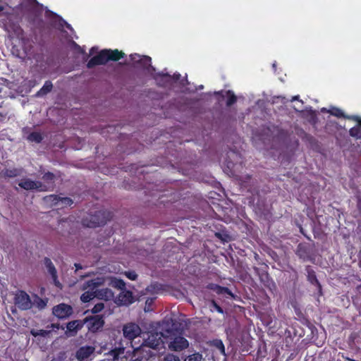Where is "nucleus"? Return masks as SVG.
I'll return each instance as SVG.
<instances>
[{
	"label": "nucleus",
	"mask_w": 361,
	"mask_h": 361,
	"mask_svg": "<svg viewBox=\"0 0 361 361\" xmlns=\"http://www.w3.org/2000/svg\"><path fill=\"white\" fill-rule=\"evenodd\" d=\"M23 49L26 55H31L32 54V45L30 43L27 39H23Z\"/></svg>",
	"instance_id": "nucleus-31"
},
{
	"label": "nucleus",
	"mask_w": 361,
	"mask_h": 361,
	"mask_svg": "<svg viewBox=\"0 0 361 361\" xmlns=\"http://www.w3.org/2000/svg\"><path fill=\"white\" fill-rule=\"evenodd\" d=\"M50 331H48V330H44V329H41V330H32L31 331V334L34 336H43V337H46L49 334H50Z\"/></svg>",
	"instance_id": "nucleus-32"
},
{
	"label": "nucleus",
	"mask_w": 361,
	"mask_h": 361,
	"mask_svg": "<svg viewBox=\"0 0 361 361\" xmlns=\"http://www.w3.org/2000/svg\"><path fill=\"white\" fill-rule=\"evenodd\" d=\"M109 285L114 288L120 290L121 291V293H133L132 291L126 290V283L123 279L116 277L112 278Z\"/></svg>",
	"instance_id": "nucleus-18"
},
{
	"label": "nucleus",
	"mask_w": 361,
	"mask_h": 361,
	"mask_svg": "<svg viewBox=\"0 0 361 361\" xmlns=\"http://www.w3.org/2000/svg\"><path fill=\"white\" fill-rule=\"evenodd\" d=\"M113 217L112 212L107 210H99L94 214H89L82 219V225L89 228L103 226Z\"/></svg>",
	"instance_id": "nucleus-3"
},
{
	"label": "nucleus",
	"mask_w": 361,
	"mask_h": 361,
	"mask_svg": "<svg viewBox=\"0 0 361 361\" xmlns=\"http://www.w3.org/2000/svg\"><path fill=\"white\" fill-rule=\"evenodd\" d=\"M161 361H180V358L177 355L169 353L166 354Z\"/></svg>",
	"instance_id": "nucleus-34"
},
{
	"label": "nucleus",
	"mask_w": 361,
	"mask_h": 361,
	"mask_svg": "<svg viewBox=\"0 0 361 361\" xmlns=\"http://www.w3.org/2000/svg\"><path fill=\"white\" fill-rule=\"evenodd\" d=\"M55 175L51 172H46L42 176V180L45 182V185L50 187L49 190H52L54 186Z\"/></svg>",
	"instance_id": "nucleus-23"
},
{
	"label": "nucleus",
	"mask_w": 361,
	"mask_h": 361,
	"mask_svg": "<svg viewBox=\"0 0 361 361\" xmlns=\"http://www.w3.org/2000/svg\"><path fill=\"white\" fill-rule=\"evenodd\" d=\"M133 361H146L145 357L143 356L141 359L139 357L135 358Z\"/></svg>",
	"instance_id": "nucleus-46"
},
{
	"label": "nucleus",
	"mask_w": 361,
	"mask_h": 361,
	"mask_svg": "<svg viewBox=\"0 0 361 361\" xmlns=\"http://www.w3.org/2000/svg\"><path fill=\"white\" fill-rule=\"evenodd\" d=\"M107 63L106 56V50L102 49L100 51L98 54L91 58L87 63V67L88 68H92L96 66L99 65H104Z\"/></svg>",
	"instance_id": "nucleus-10"
},
{
	"label": "nucleus",
	"mask_w": 361,
	"mask_h": 361,
	"mask_svg": "<svg viewBox=\"0 0 361 361\" xmlns=\"http://www.w3.org/2000/svg\"><path fill=\"white\" fill-rule=\"evenodd\" d=\"M213 306H214V310H216L217 312H219L220 313L223 312L222 309L219 305H217L216 303L213 302Z\"/></svg>",
	"instance_id": "nucleus-43"
},
{
	"label": "nucleus",
	"mask_w": 361,
	"mask_h": 361,
	"mask_svg": "<svg viewBox=\"0 0 361 361\" xmlns=\"http://www.w3.org/2000/svg\"><path fill=\"white\" fill-rule=\"evenodd\" d=\"M299 228H300V232L308 240H310V237L308 235H307V234L305 233V231L303 229V228L302 227V226H299Z\"/></svg>",
	"instance_id": "nucleus-42"
},
{
	"label": "nucleus",
	"mask_w": 361,
	"mask_h": 361,
	"mask_svg": "<svg viewBox=\"0 0 361 361\" xmlns=\"http://www.w3.org/2000/svg\"><path fill=\"white\" fill-rule=\"evenodd\" d=\"M73 313L71 306L63 303L59 304L53 308V314L59 319H65Z\"/></svg>",
	"instance_id": "nucleus-9"
},
{
	"label": "nucleus",
	"mask_w": 361,
	"mask_h": 361,
	"mask_svg": "<svg viewBox=\"0 0 361 361\" xmlns=\"http://www.w3.org/2000/svg\"><path fill=\"white\" fill-rule=\"evenodd\" d=\"M126 276L132 281H135L137 278V274L133 271L126 272Z\"/></svg>",
	"instance_id": "nucleus-37"
},
{
	"label": "nucleus",
	"mask_w": 361,
	"mask_h": 361,
	"mask_svg": "<svg viewBox=\"0 0 361 361\" xmlns=\"http://www.w3.org/2000/svg\"><path fill=\"white\" fill-rule=\"evenodd\" d=\"M162 76L169 78V79H173L174 80H178L180 79V75L179 73H174L173 75H171L169 73H166L163 74Z\"/></svg>",
	"instance_id": "nucleus-39"
},
{
	"label": "nucleus",
	"mask_w": 361,
	"mask_h": 361,
	"mask_svg": "<svg viewBox=\"0 0 361 361\" xmlns=\"http://www.w3.org/2000/svg\"><path fill=\"white\" fill-rule=\"evenodd\" d=\"M23 169L20 168L4 169L1 171V176L4 178H16L22 174Z\"/></svg>",
	"instance_id": "nucleus-20"
},
{
	"label": "nucleus",
	"mask_w": 361,
	"mask_h": 361,
	"mask_svg": "<svg viewBox=\"0 0 361 361\" xmlns=\"http://www.w3.org/2000/svg\"><path fill=\"white\" fill-rule=\"evenodd\" d=\"M15 302L22 310L33 307L42 310L47 306V299L41 298L38 295H16Z\"/></svg>",
	"instance_id": "nucleus-2"
},
{
	"label": "nucleus",
	"mask_w": 361,
	"mask_h": 361,
	"mask_svg": "<svg viewBox=\"0 0 361 361\" xmlns=\"http://www.w3.org/2000/svg\"><path fill=\"white\" fill-rule=\"evenodd\" d=\"M145 63H149L151 62V58L149 56H145L144 58Z\"/></svg>",
	"instance_id": "nucleus-44"
},
{
	"label": "nucleus",
	"mask_w": 361,
	"mask_h": 361,
	"mask_svg": "<svg viewBox=\"0 0 361 361\" xmlns=\"http://www.w3.org/2000/svg\"><path fill=\"white\" fill-rule=\"evenodd\" d=\"M53 88V84L50 80L45 81L42 87L37 92L36 95L38 97H42L48 94L51 91Z\"/></svg>",
	"instance_id": "nucleus-24"
},
{
	"label": "nucleus",
	"mask_w": 361,
	"mask_h": 361,
	"mask_svg": "<svg viewBox=\"0 0 361 361\" xmlns=\"http://www.w3.org/2000/svg\"><path fill=\"white\" fill-rule=\"evenodd\" d=\"M102 296H104V295H102ZM104 296H106V298H108V296L106 294H104Z\"/></svg>",
	"instance_id": "nucleus-57"
},
{
	"label": "nucleus",
	"mask_w": 361,
	"mask_h": 361,
	"mask_svg": "<svg viewBox=\"0 0 361 361\" xmlns=\"http://www.w3.org/2000/svg\"><path fill=\"white\" fill-rule=\"evenodd\" d=\"M84 325V322L81 320H74L67 324V330L66 334L68 336H73L77 334V332L82 329Z\"/></svg>",
	"instance_id": "nucleus-15"
},
{
	"label": "nucleus",
	"mask_w": 361,
	"mask_h": 361,
	"mask_svg": "<svg viewBox=\"0 0 361 361\" xmlns=\"http://www.w3.org/2000/svg\"><path fill=\"white\" fill-rule=\"evenodd\" d=\"M122 331L123 336L129 341L134 340L142 334V329L140 326L134 322L124 324Z\"/></svg>",
	"instance_id": "nucleus-6"
},
{
	"label": "nucleus",
	"mask_w": 361,
	"mask_h": 361,
	"mask_svg": "<svg viewBox=\"0 0 361 361\" xmlns=\"http://www.w3.org/2000/svg\"><path fill=\"white\" fill-rule=\"evenodd\" d=\"M82 322L84 324H87L88 329L92 332L100 329L104 324L102 317L99 315L94 316L91 318H86Z\"/></svg>",
	"instance_id": "nucleus-8"
},
{
	"label": "nucleus",
	"mask_w": 361,
	"mask_h": 361,
	"mask_svg": "<svg viewBox=\"0 0 361 361\" xmlns=\"http://www.w3.org/2000/svg\"><path fill=\"white\" fill-rule=\"evenodd\" d=\"M18 185L26 190H37L39 191H48L50 188V187H48L40 181H35L29 178L22 179L19 182Z\"/></svg>",
	"instance_id": "nucleus-7"
},
{
	"label": "nucleus",
	"mask_w": 361,
	"mask_h": 361,
	"mask_svg": "<svg viewBox=\"0 0 361 361\" xmlns=\"http://www.w3.org/2000/svg\"><path fill=\"white\" fill-rule=\"evenodd\" d=\"M135 56H139V55H137V54H135V55L131 54V55H130V58H131V59H132V60H134V59H135Z\"/></svg>",
	"instance_id": "nucleus-49"
},
{
	"label": "nucleus",
	"mask_w": 361,
	"mask_h": 361,
	"mask_svg": "<svg viewBox=\"0 0 361 361\" xmlns=\"http://www.w3.org/2000/svg\"><path fill=\"white\" fill-rule=\"evenodd\" d=\"M43 135L39 132H32L27 137L28 141L35 143H40L43 140Z\"/></svg>",
	"instance_id": "nucleus-27"
},
{
	"label": "nucleus",
	"mask_w": 361,
	"mask_h": 361,
	"mask_svg": "<svg viewBox=\"0 0 361 361\" xmlns=\"http://www.w3.org/2000/svg\"><path fill=\"white\" fill-rule=\"evenodd\" d=\"M202 355L199 353H196L189 355L184 361H202Z\"/></svg>",
	"instance_id": "nucleus-33"
},
{
	"label": "nucleus",
	"mask_w": 361,
	"mask_h": 361,
	"mask_svg": "<svg viewBox=\"0 0 361 361\" xmlns=\"http://www.w3.org/2000/svg\"><path fill=\"white\" fill-rule=\"evenodd\" d=\"M133 295H118V304L119 305H128L133 302Z\"/></svg>",
	"instance_id": "nucleus-26"
},
{
	"label": "nucleus",
	"mask_w": 361,
	"mask_h": 361,
	"mask_svg": "<svg viewBox=\"0 0 361 361\" xmlns=\"http://www.w3.org/2000/svg\"><path fill=\"white\" fill-rule=\"evenodd\" d=\"M44 264L51 276L54 284L56 287L61 288L62 285L58 279L57 271L51 260L49 257H44Z\"/></svg>",
	"instance_id": "nucleus-12"
},
{
	"label": "nucleus",
	"mask_w": 361,
	"mask_h": 361,
	"mask_svg": "<svg viewBox=\"0 0 361 361\" xmlns=\"http://www.w3.org/2000/svg\"><path fill=\"white\" fill-rule=\"evenodd\" d=\"M247 178L248 179H250V178H251V176L247 175Z\"/></svg>",
	"instance_id": "nucleus-56"
},
{
	"label": "nucleus",
	"mask_w": 361,
	"mask_h": 361,
	"mask_svg": "<svg viewBox=\"0 0 361 361\" xmlns=\"http://www.w3.org/2000/svg\"><path fill=\"white\" fill-rule=\"evenodd\" d=\"M299 100V95H296L292 97L291 101Z\"/></svg>",
	"instance_id": "nucleus-47"
},
{
	"label": "nucleus",
	"mask_w": 361,
	"mask_h": 361,
	"mask_svg": "<svg viewBox=\"0 0 361 361\" xmlns=\"http://www.w3.org/2000/svg\"><path fill=\"white\" fill-rule=\"evenodd\" d=\"M59 202H61V204L65 206H71L73 203V201L71 198L66 197H61Z\"/></svg>",
	"instance_id": "nucleus-35"
},
{
	"label": "nucleus",
	"mask_w": 361,
	"mask_h": 361,
	"mask_svg": "<svg viewBox=\"0 0 361 361\" xmlns=\"http://www.w3.org/2000/svg\"><path fill=\"white\" fill-rule=\"evenodd\" d=\"M222 93H223V91H219V92H216V94H218V95H222V97H224V96L222 94Z\"/></svg>",
	"instance_id": "nucleus-51"
},
{
	"label": "nucleus",
	"mask_w": 361,
	"mask_h": 361,
	"mask_svg": "<svg viewBox=\"0 0 361 361\" xmlns=\"http://www.w3.org/2000/svg\"><path fill=\"white\" fill-rule=\"evenodd\" d=\"M167 286L159 282H153L147 288L148 291L152 292V293H159V291L167 292Z\"/></svg>",
	"instance_id": "nucleus-22"
},
{
	"label": "nucleus",
	"mask_w": 361,
	"mask_h": 361,
	"mask_svg": "<svg viewBox=\"0 0 361 361\" xmlns=\"http://www.w3.org/2000/svg\"><path fill=\"white\" fill-rule=\"evenodd\" d=\"M102 296H104V295H102ZM104 296H106V298H108V296L106 294H104Z\"/></svg>",
	"instance_id": "nucleus-58"
},
{
	"label": "nucleus",
	"mask_w": 361,
	"mask_h": 361,
	"mask_svg": "<svg viewBox=\"0 0 361 361\" xmlns=\"http://www.w3.org/2000/svg\"><path fill=\"white\" fill-rule=\"evenodd\" d=\"M44 291V288H41V293H43V292Z\"/></svg>",
	"instance_id": "nucleus-54"
},
{
	"label": "nucleus",
	"mask_w": 361,
	"mask_h": 361,
	"mask_svg": "<svg viewBox=\"0 0 361 361\" xmlns=\"http://www.w3.org/2000/svg\"><path fill=\"white\" fill-rule=\"evenodd\" d=\"M259 279L264 287L271 293L276 289V285L272 279L267 271H263L259 274Z\"/></svg>",
	"instance_id": "nucleus-16"
},
{
	"label": "nucleus",
	"mask_w": 361,
	"mask_h": 361,
	"mask_svg": "<svg viewBox=\"0 0 361 361\" xmlns=\"http://www.w3.org/2000/svg\"><path fill=\"white\" fill-rule=\"evenodd\" d=\"M124 353H125V348L123 347L116 348L110 350L106 354V355L108 357L107 358H106L103 360H101V361H115V360H119L120 358L121 360H123V358H126L124 356L123 357ZM121 361H123V360H121Z\"/></svg>",
	"instance_id": "nucleus-14"
},
{
	"label": "nucleus",
	"mask_w": 361,
	"mask_h": 361,
	"mask_svg": "<svg viewBox=\"0 0 361 361\" xmlns=\"http://www.w3.org/2000/svg\"><path fill=\"white\" fill-rule=\"evenodd\" d=\"M163 337L164 334L161 332L152 331L148 332L147 334V336L143 337V342L140 346L134 348L133 345H132V347L134 348V356H138L145 353V360H147L148 357L155 355V354L152 350H147V348L157 351L165 350Z\"/></svg>",
	"instance_id": "nucleus-1"
},
{
	"label": "nucleus",
	"mask_w": 361,
	"mask_h": 361,
	"mask_svg": "<svg viewBox=\"0 0 361 361\" xmlns=\"http://www.w3.org/2000/svg\"><path fill=\"white\" fill-rule=\"evenodd\" d=\"M353 120L357 121L356 126L352 128L349 130L350 135L356 139L361 138V118L357 116H353Z\"/></svg>",
	"instance_id": "nucleus-21"
},
{
	"label": "nucleus",
	"mask_w": 361,
	"mask_h": 361,
	"mask_svg": "<svg viewBox=\"0 0 361 361\" xmlns=\"http://www.w3.org/2000/svg\"><path fill=\"white\" fill-rule=\"evenodd\" d=\"M226 96L227 97V106H231L237 102V97L232 90H227L226 92Z\"/></svg>",
	"instance_id": "nucleus-28"
},
{
	"label": "nucleus",
	"mask_w": 361,
	"mask_h": 361,
	"mask_svg": "<svg viewBox=\"0 0 361 361\" xmlns=\"http://www.w3.org/2000/svg\"><path fill=\"white\" fill-rule=\"evenodd\" d=\"M17 293L23 294V293H26V292H25V291H24V290H18V291H17Z\"/></svg>",
	"instance_id": "nucleus-52"
},
{
	"label": "nucleus",
	"mask_w": 361,
	"mask_h": 361,
	"mask_svg": "<svg viewBox=\"0 0 361 361\" xmlns=\"http://www.w3.org/2000/svg\"><path fill=\"white\" fill-rule=\"evenodd\" d=\"M220 345H221V352L224 353V346L221 342L220 343Z\"/></svg>",
	"instance_id": "nucleus-48"
},
{
	"label": "nucleus",
	"mask_w": 361,
	"mask_h": 361,
	"mask_svg": "<svg viewBox=\"0 0 361 361\" xmlns=\"http://www.w3.org/2000/svg\"><path fill=\"white\" fill-rule=\"evenodd\" d=\"M107 62L109 61H118L125 56V54L122 51L118 49H105Z\"/></svg>",
	"instance_id": "nucleus-19"
},
{
	"label": "nucleus",
	"mask_w": 361,
	"mask_h": 361,
	"mask_svg": "<svg viewBox=\"0 0 361 361\" xmlns=\"http://www.w3.org/2000/svg\"><path fill=\"white\" fill-rule=\"evenodd\" d=\"M329 113L337 118H348L344 114L341 109L337 107H332L331 109H329Z\"/></svg>",
	"instance_id": "nucleus-30"
},
{
	"label": "nucleus",
	"mask_w": 361,
	"mask_h": 361,
	"mask_svg": "<svg viewBox=\"0 0 361 361\" xmlns=\"http://www.w3.org/2000/svg\"><path fill=\"white\" fill-rule=\"evenodd\" d=\"M189 345L188 341L182 336H176L169 344L170 350L180 351L187 348Z\"/></svg>",
	"instance_id": "nucleus-11"
},
{
	"label": "nucleus",
	"mask_w": 361,
	"mask_h": 361,
	"mask_svg": "<svg viewBox=\"0 0 361 361\" xmlns=\"http://www.w3.org/2000/svg\"><path fill=\"white\" fill-rule=\"evenodd\" d=\"M306 271L308 281L316 287L318 293H322V286L317 278L315 271L310 266L306 267Z\"/></svg>",
	"instance_id": "nucleus-13"
},
{
	"label": "nucleus",
	"mask_w": 361,
	"mask_h": 361,
	"mask_svg": "<svg viewBox=\"0 0 361 361\" xmlns=\"http://www.w3.org/2000/svg\"><path fill=\"white\" fill-rule=\"evenodd\" d=\"M51 327H52L53 329H54V328H56V329H59V326H58V325H56V324H51Z\"/></svg>",
	"instance_id": "nucleus-53"
},
{
	"label": "nucleus",
	"mask_w": 361,
	"mask_h": 361,
	"mask_svg": "<svg viewBox=\"0 0 361 361\" xmlns=\"http://www.w3.org/2000/svg\"><path fill=\"white\" fill-rule=\"evenodd\" d=\"M230 295L232 296L233 298H235V296H237V295H233V294H231Z\"/></svg>",
	"instance_id": "nucleus-55"
},
{
	"label": "nucleus",
	"mask_w": 361,
	"mask_h": 361,
	"mask_svg": "<svg viewBox=\"0 0 361 361\" xmlns=\"http://www.w3.org/2000/svg\"><path fill=\"white\" fill-rule=\"evenodd\" d=\"M104 279L102 278H96L87 281H85L82 286V290L83 293H113V292L109 289H99L103 285Z\"/></svg>",
	"instance_id": "nucleus-4"
},
{
	"label": "nucleus",
	"mask_w": 361,
	"mask_h": 361,
	"mask_svg": "<svg viewBox=\"0 0 361 361\" xmlns=\"http://www.w3.org/2000/svg\"><path fill=\"white\" fill-rule=\"evenodd\" d=\"M61 197L56 195H50L46 196L44 200L46 202H49L51 204V206H55L59 203Z\"/></svg>",
	"instance_id": "nucleus-29"
},
{
	"label": "nucleus",
	"mask_w": 361,
	"mask_h": 361,
	"mask_svg": "<svg viewBox=\"0 0 361 361\" xmlns=\"http://www.w3.org/2000/svg\"><path fill=\"white\" fill-rule=\"evenodd\" d=\"M63 24L66 25V27L70 29L71 27V25L67 23L64 20H63L62 18L60 19V25L61 26H63Z\"/></svg>",
	"instance_id": "nucleus-41"
},
{
	"label": "nucleus",
	"mask_w": 361,
	"mask_h": 361,
	"mask_svg": "<svg viewBox=\"0 0 361 361\" xmlns=\"http://www.w3.org/2000/svg\"><path fill=\"white\" fill-rule=\"evenodd\" d=\"M103 309H104V304L102 302L97 303L92 308V312L98 313V312H101Z\"/></svg>",
	"instance_id": "nucleus-36"
},
{
	"label": "nucleus",
	"mask_w": 361,
	"mask_h": 361,
	"mask_svg": "<svg viewBox=\"0 0 361 361\" xmlns=\"http://www.w3.org/2000/svg\"><path fill=\"white\" fill-rule=\"evenodd\" d=\"M95 350V348L91 345H85L80 348L76 352V357L78 360L88 358Z\"/></svg>",
	"instance_id": "nucleus-17"
},
{
	"label": "nucleus",
	"mask_w": 361,
	"mask_h": 361,
	"mask_svg": "<svg viewBox=\"0 0 361 361\" xmlns=\"http://www.w3.org/2000/svg\"><path fill=\"white\" fill-rule=\"evenodd\" d=\"M213 279H214L216 282L219 281V277L218 276L215 275L214 274L208 272L205 275L204 279H202V283H203L202 287L207 290L215 292L216 293H232V292L227 287L219 286L216 283H210L207 281L209 280Z\"/></svg>",
	"instance_id": "nucleus-5"
},
{
	"label": "nucleus",
	"mask_w": 361,
	"mask_h": 361,
	"mask_svg": "<svg viewBox=\"0 0 361 361\" xmlns=\"http://www.w3.org/2000/svg\"><path fill=\"white\" fill-rule=\"evenodd\" d=\"M296 255L300 258H303V259L306 258L309 255L308 247L305 244L300 243L297 247Z\"/></svg>",
	"instance_id": "nucleus-25"
},
{
	"label": "nucleus",
	"mask_w": 361,
	"mask_h": 361,
	"mask_svg": "<svg viewBox=\"0 0 361 361\" xmlns=\"http://www.w3.org/2000/svg\"><path fill=\"white\" fill-rule=\"evenodd\" d=\"M359 264H360V267H361V261L360 262Z\"/></svg>",
	"instance_id": "nucleus-59"
},
{
	"label": "nucleus",
	"mask_w": 361,
	"mask_h": 361,
	"mask_svg": "<svg viewBox=\"0 0 361 361\" xmlns=\"http://www.w3.org/2000/svg\"><path fill=\"white\" fill-rule=\"evenodd\" d=\"M95 295H81L80 298L83 302H87L90 300H91L92 299H93L94 296H95Z\"/></svg>",
	"instance_id": "nucleus-38"
},
{
	"label": "nucleus",
	"mask_w": 361,
	"mask_h": 361,
	"mask_svg": "<svg viewBox=\"0 0 361 361\" xmlns=\"http://www.w3.org/2000/svg\"><path fill=\"white\" fill-rule=\"evenodd\" d=\"M74 265L76 268V271L82 269V267L80 264L75 263Z\"/></svg>",
	"instance_id": "nucleus-45"
},
{
	"label": "nucleus",
	"mask_w": 361,
	"mask_h": 361,
	"mask_svg": "<svg viewBox=\"0 0 361 361\" xmlns=\"http://www.w3.org/2000/svg\"><path fill=\"white\" fill-rule=\"evenodd\" d=\"M357 291L359 292V293H361V285L360 286H358L357 287Z\"/></svg>",
	"instance_id": "nucleus-50"
},
{
	"label": "nucleus",
	"mask_w": 361,
	"mask_h": 361,
	"mask_svg": "<svg viewBox=\"0 0 361 361\" xmlns=\"http://www.w3.org/2000/svg\"><path fill=\"white\" fill-rule=\"evenodd\" d=\"M73 45H74L75 49H77V51L78 52H80L81 54L85 53L84 49L80 45H78L77 43H75V42H73Z\"/></svg>",
	"instance_id": "nucleus-40"
}]
</instances>
